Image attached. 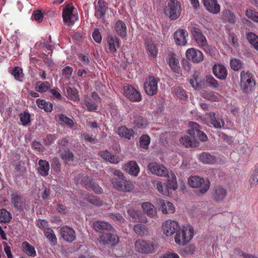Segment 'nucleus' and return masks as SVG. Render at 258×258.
Instances as JSON below:
<instances>
[{"instance_id":"19","label":"nucleus","mask_w":258,"mask_h":258,"mask_svg":"<svg viewBox=\"0 0 258 258\" xmlns=\"http://www.w3.org/2000/svg\"><path fill=\"white\" fill-rule=\"evenodd\" d=\"M60 233L63 239L69 243L74 241L76 237L75 230L69 226H65L61 228Z\"/></svg>"},{"instance_id":"58","label":"nucleus","mask_w":258,"mask_h":258,"mask_svg":"<svg viewBox=\"0 0 258 258\" xmlns=\"http://www.w3.org/2000/svg\"><path fill=\"white\" fill-rule=\"evenodd\" d=\"M156 188L161 194L163 195H168L170 194L166 184L163 183L161 181L157 182L156 184Z\"/></svg>"},{"instance_id":"57","label":"nucleus","mask_w":258,"mask_h":258,"mask_svg":"<svg viewBox=\"0 0 258 258\" xmlns=\"http://www.w3.org/2000/svg\"><path fill=\"white\" fill-rule=\"evenodd\" d=\"M203 97L205 99L213 102H216L219 100L218 93L212 91L205 92Z\"/></svg>"},{"instance_id":"22","label":"nucleus","mask_w":258,"mask_h":258,"mask_svg":"<svg viewBox=\"0 0 258 258\" xmlns=\"http://www.w3.org/2000/svg\"><path fill=\"white\" fill-rule=\"evenodd\" d=\"M107 10L108 8L106 6V2L102 0H99L95 7L96 16L97 18L104 20Z\"/></svg>"},{"instance_id":"44","label":"nucleus","mask_w":258,"mask_h":258,"mask_svg":"<svg viewBox=\"0 0 258 258\" xmlns=\"http://www.w3.org/2000/svg\"><path fill=\"white\" fill-rule=\"evenodd\" d=\"M168 177L167 184H166L168 187V191L169 189L175 190L177 188V183L176 181V177L174 173L168 174L167 175Z\"/></svg>"},{"instance_id":"55","label":"nucleus","mask_w":258,"mask_h":258,"mask_svg":"<svg viewBox=\"0 0 258 258\" xmlns=\"http://www.w3.org/2000/svg\"><path fill=\"white\" fill-rule=\"evenodd\" d=\"M245 15L247 18L254 22L258 23V12L251 9H247L245 11Z\"/></svg>"},{"instance_id":"12","label":"nucleus","mask_w":258,"mask_h":258,"mask_svg":"<svg viewBox=\"0 0 258 258\" xmlns=\"http://www.w3.org/2000/svg\"><path fill=\"white\" fill-rule=\"evenodd\" d=\"M163 233L167 236H171L180 228L178 223L174 220H167L163 223Z\"/></svg>"},{"instance_id":"42","label":"nucleus","mask_w":258,"mask_h":258,"mask_svg":"<svg viewBox=\"0 0 258 258\" xmlns=\"http://www.w3.org/2000/svg\"><path fill=\"white\" fill-rule=\"evenodd\" d=\"M134 231L140 236H147L149 234V230L146 226L142 224H137L134 226Z\"/></svg>"},{"instance_id":"38","label":"nucleus","mask_w":258,"mask_h":258,"mask_svg":"<svg viewBox=\"0 0 258 258\" xmlns=\"http://www.w3.org/2000/svg\"><path fill=\"white\" fill-rule=\"evenodd\" d=\"M168 63L170 68L176 73L178 72L180 69L179 65V61L176 58L175 54L174 53H170L168 55L167 59Z\"/></svg>"},{"instance_id":"51","label":"nucleus","mask_w":258,"mask_h":258,"mask_svg":"<svg viewBox=\"0 0 258 258\" xmlns=\"http://www.w3.org/2000/svg\"><path fill=\"white\" fill-rule=\"evenodd\" d=\"M59 121L61 124L66 125L69 127H72L74 126V121L72 119H71L67 117L66 115L61 114L58 116Z\"/></svg>"},{"instance_id":"29","label":"nucleus","mask_w":258,"mask_h":258,"mask_svg":"<svg viewBox=\"0 0 258 258\" xmlns=\"http://www.w3.org/2000/svg\"><path fill=\"white\" fill-rule=\"evenodd\" d=\"M159 204L161 206L160 209L164 214L173 213L175 211L173 204L169 201L159 199Z\"/></svg>"},{"instance_id":"14","label":"nucleus","mask_w":258,"mask_h":258,"mask_svg":"<svg viewBox=\"0 0 258 258\" xmlns=\"http://www.w3.org/2000/svg\"><path fill=\"white\" fill-rule=\"evenodd\" d=\"M124 93L130 100L133 102H139L142 99L140 92L131 86H125L123 87Z\"/></svg>"},{"instance_id":"6","label":"nucleus","mask_w":258,"mask_h":258,"mask_svg":"<svg viewBox=\"0 0 258 258\" xmlns=\"http://www.w3.org/2000/svg\"><path fill=\"white\" fill-rule=\"evenodd\" d=\"M191 33L196 43L206 52H211L212 48L208 45L207 39L202 31L196 27L191 29Z\"/></svg>"},{"instance_id":"24","label":"nucleus","mask_w":258,"mask_h":258,"mask_svg":"<svg viewBox=\"0 0 258 258\" xmlns=\"http://www.w3.org/2000/svg\"><path fill=\"white\" fill-rule=\"evenodd\" d=\"M188 36L187 32L183 29H178L174 33V39L176 44L184 45L186 42V37Z\"/></svg>"},{"instance_id":"26","label":"nucleus","mask_w":258,"mask_h":258,"mask_svg":"<svg viewBox=\"0 0 258 258\" xmlns=\"http://www.w3.org/2000/svg\"><path fill=\"white\" fill-rule=\"evenodd\" d=\"M93 228L97 232H101L103 230L112 231L114 229L108 223L103 221H96L93 223Z\"/></svg>"},{"instance_id":"35","label":"nucleus","mask_w":258,"mask_h":258,"mask_svg":"<svg viewBox=\"0 0 258 258\" xmlns=\"http://www.w3.org/2000/svg\"><path fill=\"white\" fill-rule=\"evenodd\" d=\"M38 165L39 166L38 168V173L42 176H47L50 169L49 162L46 160L40 159L38 161Z\"/></svg>"},{"instance_id":"23","label":"nucleus","mask_w":258,"mask_h":258,"mask_svg":"<svg viewBox=\"0 0 258 258\" xmlns=\"http://www.w3.org/2000/svg\"><path fill=\"white\" fill-rule=\"evenodd\" d=\"M200 162L204 164L213 165L217 163L216 157L209 152H203L199 156Z\"/></svg>"},{"instance_id":"56","label":"nucleus","mask_w":258,"mask_h":258,"mask_svg":"<svg viewBox=\"0 0 258 258\" xmlns=\"http://www.w3.org/2000/svg\"><path fill=\"white\" fill-rule=\"evenodd\" d=\"M20 120L23 125H27L30 123L31 118L30 114L26 111H24L19 115Z\"/></svg>"},{"instance_id":"5","label":"nucleus","mask_w":258,"mask_h":258,"mask_svg":"<svg viewBox=\"0 0 258 258\" xmlns=\"http://www.w3.org/2000/svg\"><path fill=\"white\" fill-rule=\"evenodd\" d=\"M188 184L190 187L194 188L200 187L199 191L202 195L206 193L210 186V182L208 179L205 180L204 178L198 176H191L188 179Z\"/></svg>"},{"instance_id":"32","label":"nucleus","mask_w":258,"mask_h":258,"mask_svg":"<svg viewBox=\"0 0 258 258\" xmlns=\"http://www.w3.org/2000/svg\"><path fill=\"white\" fill-rule=\"evenodd\" d=\"M124 168L127 172L134 176H137L140 172L139 167L136 162L131 161L124 165Z\"/></svg>"},{"instance_id":"17","label":"nucleus","mask_w":258,"mask_h":258,"mask_svg":"<svg viewBox=\"0 0 258 258\" xmlns=\"http://www.w3.org/2000/svg\"><path fill=\"white\" fill-rule=\"evenodd\" d=\"M148 168L153 174L160 176H166L168 175L167 169L162 165H160L155 162H152L149 164Z\"/></svg>"},{"instance_id":"37","label":"nucleus","mask_w":258,"mask_h":258,"mask_svg":"<svg viewBox=\"0 0 258 258\" xmlns=\"http://www.w3.org/2000/svg\"><path fill=\"white\" fill-rule=\"evenodd\" d=\"M43 232L51 246H55L57 244L56 236L51 228H45Z\"/></svg>"},{"instance_id":"46","label":"nucleus","mask_w":258,"mask_h":258,"mask_svg":"<svg viewBox=\"0 0 258 258\" xmlns=\"http://www.w3.org/2000/svg\"><path fill=\"white\" fill-rule=\"evenodd\" d=\"M223 20L231 24H235L236 22V17L229 10H225L222 12Z\"/></svg>"},{"instance_id":"50","label":"nucleus","mask_w":258,"mask_h":258,"mask_svg":"<svg viewBox=\"0 0 258 258\" xmlns=\"http://www.w3.org/2000/svg\"><path fill=\"white\" fill-rule=\"evenodd\" d=\"M12 219L11 215L10 212L6 209H0V222L7 223L10 221Z\"/></svg>"},{"instance_id":"13","label":"nucleus","mask_w":258,"mask_h":258,"mask_svg":"<svg viewBox=\"0 0 258 258\" xmlns=\"http://www.w3.org/2000/svg\"><path fill=\"white\" fill-rule=\"evenodd\" d=\"M82 182L87 189H91L97 194H100L102 192V189L98 184L96 180L91 177L85 176L83 178Z\"/></svg>"},{"instance_id":"25","label":"nucleus","mask_w":258,"mask_h":258,"mask_svg":"<svg viewBox=\"0 0 258 258\" xmlns=\"http://www.w3.org/2000/svg\"><path fill=\"white\" fill-rule=\"evenodd\" d=\"M214 75L219 79L225 80L227 76V71L226 68L222 64H215L213 68Z\"/></svg>"},{"instance_id":"18","label":"nucleus","mask_w":258,"mask_h":258,"mask_svg":"<svg viewBox=\"0 0 258 258\" xmlns=\"http://www.w3.org/2000/svg\"><path fill=\"white\" fill-rule=\"evenodd\" d=\"M106 42L109 52L111 54H115L120 47L119 39L114 35H108L106 37Z\"/></svg>"},{"instance_id":"47","label":"nucleus","mask_w":258,"mask_h":258,"mask_svg":"<svg viewBox=\"0 0 258 258\" xmlns=\"http://www.w3.org/2000/svg\"><path fill=\"white\" fill-rule=\"evenodd\" d=\"M246 39L254 49L258 51V36L253 32H248L246 34Z\"/></svg>"},{"instance_id":"33","label":"nucleus","mask_w":258,"mask_h":258,"mask_svg":"<svg viewBox=\"0 0 258 258\" xmlns=\"http://www.w3.org/2000/svg\"><path fill=\"white\" fill-rule=\"evenodd\" d=\"M114 30L118 35L121 38L126 37V26L125 24L121 20L117 21L114 26Z\"/></svg>"},{"instance_id":"28","label":"nucleus","mask_w":258,"mask_h":258,"mask_svg":"<svg viewBox=\"0 0 258 258\" xmlns=\"http://www.w3.org/2000/svg\"><path fill=\"white\" fill-rule=\"evenodd\" d=\"M132 123L138 128H145L147 126L148 123L147 119L142 115L139 114H136L132 119Z\"/></svg>"},{"instance_id":"36","label":"nucleus","mask_w":258,"mask_h":258,"mask_svg":"<svg viewBox=\"0 0 258 258\" xmlns=\"http://www.w3.org/2000/svg\"><path fill=\"white\" fill-rule=\"evenodd\" d=\"M22 250L29 256L34 257L37 255L35 247L27 241L22 243Z\"/></svg>"},{"instance_id":"30","label":"nucleus","mask_w":258,"mask_h":258,"mask_svg":"<svg viewBox=\"0 0 258 258\" xmlns=\"http://www.w3.org/2000/svg\"><path fill=\"white\" fill-rule=\"evenodd\" d=\"M74 7L72 4H68L63 9L62 15L64 22L70 23L72 22V19L73 16V12Z\"/></svg>"},{"instance_id":"8","label":"nucleus","mask_w":258,"mask_h":258,"mask_svg":"<svg viewBox=\"0 0 258 258\" xmlns=\"http://www.w3.org/2000/svg\"><path fill=\"white\" fill-rule=\"evenodd\" d=\"M135 247L137 251L146 254L153 252L155 249V245L153 241L143 239L137 240L135 243Z\"/></svg>"},{"instance_id":"9","label":"nucleus","mask_w":258,"mask_h":258,"mask_svg":"<svg viewBox=\"0 0 258 258\" xmlns=\"http://www.w3.org/2000/svg\"><path fill=\"white\" fill-rule=\"evenodd\" d=\"M159 81L158 78L153 76H150L146 79L144 84V90L147 94L153 96L157 94L158 83Z\"/></svg>"},{"instance_id":"43","label":"nucleus","mask_w":258,"mask_h":258,"mask_svg":"<svg viewBox=\"0 0 258 258\" xmlns=\"http://www.w3.org/2000/svg\"><path fill=\"white\" fill-rule=\"evenodd\" d=\"M66 93L67 96L69 99L74 101L80 100L78 91L76 89L67 87L66 88Z\"/></svg>"},{"instance_id":"31","label":"nucleus","mask_w":258,"mask_h":258,"mask_svg":"<svg viewBox=\"0 0 258 258\" xmlns=\"http://www.w3.org/2000/svg\"><path fill=\"white\" fill-rule=\"evenodd\" d=\"M117 134L122 138L130 140L134 137V132L131 128H128L125 126H121L118 128Z\"/></svg>"},{"instance_id":"61","label":"nucleus","mask_w":258,"mask_h":258,"mask_svg":"<svg viewBox=\"0 0 258 258\" xmlns=\"http://www.w3.org/2000/svg\"><path fill=\"white\" fill-rule=\"evenodd\" d=\"M206 83L212 88L215 89L219 87L218 81L211 75L207 76Z\"/></svg>"},{"instance_id":"59","label":"nucleus","mask_w":258,"mask_h":258,"mask_svg":"<svg viewBox=\"0 0 258 258\" xmlns=\"http://www.w3.org/2000/svg\"><path fill=\"white\" fill-rule=\"evenodd\" d=\"M242 65V61L237 58L232 59L230 62L231 68L235 71H237L241 69Z\"/></svg>"},{"instance_id":"49","label":"nucleus","mask_w":258,"mask_h":258,"mask_svg":"<svg viewBox=\"0 0 258 258\" xmlns=\"http://www.w3.org/2000/svg\"><path fill=\"white\" fill-rule=\"evenodd\" d=\"M147 49L149 54L153 57L157 56L158 53V48L156 45L152 41L147 42Z\"/></svg>"},{"instance_id":"4","label":"nucleus","mask_w":258,"mask_h":258,"mask_svg":"<svg viewBox=\"0 0 258 258\" xmlns=\"http://www.w3.org/2000/svg\"><path fill=\"white\" fill-rule=\"evenodd\" d=\"M181 4L176 0H169L164 9V13L171 20H176L180 15Z\"/></svg>"},{"instance_id":"54","label":"nucleus","mask_w":258,"mask_h":258,"mask_svg":"<svg viewBox=\"0 0 258 258\" xmlns=\"http://www.w3.org/2000/svg\"><path fill=\"white\" fill-rule=\"evenodd\" d=\"M86 200L90 204L96 206H100L103 205V202L99 198L92 195H89Z\"/></svg>"},{"instance_id":"21","label":"nucleus","mask_w":258,"mask_h":258,"mask_svg":"<svg viewBox=\"0 0 258 258\" xmlns=\"http://www.w3.org/2000/svg\"><path fill=\"white\" fill-rule=\"evenodd\" d=\"M206 9L213 14H218L220 12V6L217 0H203Z\"/></svg>"},{"instance_id":"41","label":"nucleus","mask_w":258,"mask_h":258,"mask_svg":"<svg viewBox=\"0 0 258 258\" xmlns=\"http://www.w3.org/2000/svg\"><path fill=\"white\" fill-rule=\"evenodd\" d=\"M36 103L40 109H43L46 112H49L52 110L53 105L49 101H46L44 99H38Z\"/></svg>"},{"instance_id":"39","label":"nucleus","mask_w":258,"mask_h":258,"mask_svg":"<svg viewBox=\"0 0 258 258\" xmlns=\"http://www.w3.org/2000/svg\"><path fill=\"white\" fill-rule=\"evenodd\" d=\"M141 207L149 217L152 218L156 213L154 205L149 202L143 203Z\"/></svg>"},{"instance_id":"64","label":"nucleus","mask_w":258,"mask_h":258,"mask_svg":"<svg viewBox=\"0 0 258 258\" xmlns=\"http://www.w3.org/2000/svg\"><path fill=\"white\" fill-rule=\"evenodd\" d=\"M78 58L84 64H88L90 62V57L88 54L81 53L78 55Z\"/></svg>"},{"instance_id":"45","label":"nucleus","mask_w":258,"mask_h":258,"mask_svg":"<svg viewBox=\"0 0 258 258\" xmlns=\"http://www.w3.org/2000/svg\"><path fill=\"white\" fill-rule=\"evenodd\" d=\"M51 88L50 83L49 82L38 81L36 83V91L40 93L46 92Z\"/></svg>"},{"instance_id":"16","label":"nucleus","mask_w":258,"mask_h":258,"mask_svg":"<svg viewBox=\"0 0 258 258\" xmlns=\"http://www.w3.org/2000/svg\"><path fill=\"white\" fill-rule=\"evenodd\" d=\"M11 201L14 207L17 210H23L25 205V199L18 192L11 195Z\"/></svg>"},{"instance_id":"7","label":"nucleus","mask_w":258,"mask_h":258,"mask_svg":"<svg viewBox=\"0 0 258 258\" xmlns=\"http://www.w3.org/2000/svg\"><path fill=\"white\" fill-rule=\"evenodd\" d=\"M97 241L101 246H114L119 242V238L114 233H105L99 235Z\"/></svg>"},{"instance_id":"48","label":"nucleus","mask_w":258,"mask_h":258,"mask_svg":"<svg viewBox=\"0 0 258 258\" xmlns=\"http://www.w3.org/2000/svg\"><path fill=\"white\" fill-rule=\"evenodd\" d=\"M11 74L14 77L17 81L22 82L24 77L23 70L19 67H15L13 69Z\"/></svg>"},{"instance_id":"60","label":"nucleus","mask_w":258,"mask_h":258,"mask_svg":"<svg viewBox=\"0 0 258 258\" xmlns=\"http://www.w3.org/2000/svg\"><path fill=\"white\" fill-rule=\"evenodd\" d=\"M174 92L176 96L180 99L185 100L187 98L185 91L180 87L174 88Z\"/></svg>"},{"instance_id":"62","label":"nucleus","mask_w":258,"mask_h":258,"mask_svg":"<svg viewBox=\"0 0 258 258\" xmlns=\"http://www.w3.org/2000/svg\"><path fill=\"white\" fill-rule=\"evenodd\" d=\"M51 166L54 168V170L57 172H59L61 169V164L58 158H54L52 159Z\"/></svg>"},{"instance_id":"40","label":"nucleus","mask_w":258,"mask_h":258,"mask_svg":"<svg viewBox=\"0 0 258 258\" xmlns=\"http://www.w3.org/2000/svg\"><path fill=\"white\" fill-rule=\"evenodd\" d=\"M81 104L84 108L89 111H95L97 109L98 105L89 97H86L81 101Z\"/></svg>"},{"instance_id":"11","label":"nucleus","mask_w":258,"mask_h":258,"mask_svg":"<svg viewBox=\"0 0 258 258\" xmlns=\"http://www.w3.org/2000/svg\"><path fill=\"white\" fill-rule=\"evenodd\" d=\"M228 194L227 189L224 186L218 185L214 186L211 190V198L216 203L223 201Z\"/></svg>"},{"instance_id":"2","label":"nucleus","mask_w":258,"mask_h":258,"mask_svg":"<svg viewBox=\"0 0 258 258\" xmlns=\"http://www.w3.org/2000/svg\"><path fill=\"white\" fill-rule=\"evenodd\" d=\"M240 87L244 93H249L254 91L256 81L254 75L249 71H242L240 75Z\"/></svg>"},{"instance_id":"15","label":"nucleus","mask_w":258,"mask_h":258,"mask_svg":"<svg viewBox=\"0 0 258 258\" xmlns=\"http://www.w3.org/2000/svg\"><path fill=\"white\" fill-rule=\"evenodd\" d=\"M185 54L187 59L195 63H199L204 59V55L202 52L194 48L188 49L186 51Z\"/></svg>"},{"instance_id":"63","label":"nucleus","mask_w":258,"mask_h":258,"mask_svg":"<svg viewBox=\"0 0 258 258\" xmlns=\"http://www.w3.org/2000/svg\"><path fill=\"white\" fill-rule=\"evenodd\" d=\"M92 37L96 42L100 43L101 42L102 36L98 29H96L94 30L92 33Z\"/></svg>"},{"instance_id":"27","label":"nucleus","mask_w":258,"mask_h":258,"mask_svg":"<svg viewBox=\"0 0 258 258\" xmlns=\"http://www.w3.org/2000/svg\"><path fill=\"white\" fill-rule=\"evenodd\" d=\"M128 213L130 218L133 222H139L142 223H147V218L142 214L141 211L139 210H131L128 211Z\"/></svg>"},{"instance_id":"20","label":"nucleus","mask_w":258,"mask_h":258,"mask_svg":"<svg viewBox=\"0 0 258 258\" xmlns=\"http://www.w3.org/2000/svg\"><path fill=\"white\" fill-rule=\"evenodd\" d=\"M210 119V122L216 128H221L224 126L225 122L223 119L219 114L215 112H209L206 114Z\"/></svg>"},{"instance_id":"34","label":"nucleus","mask_w":258,"mask_h":258,"mask_svg":"<svg viewBox=\"0 0 258 258\" xmlns=\"http://www.w3.org/2000/svg\"><path fill=\"white\" fill-rule=\"evenodd\" d=\"M99 155L100 157L111 163L116 164L119 162L118 156L111 154L108 151H101L99 152Z\"/></svg>"},{"instance_id":"52","label":"nucleus","mask_w":258,"mask_h":258,"mask_svg":"<svg viewBox=\"0 0 258 258\" xmlns=\"http://www.w3.org/2000/svg\"><path fill=\"white\" fill-rule=\"evenodd\" d=\"M150 143V138L148 135H143L140 138V146L143 149H147Z\"/></svg>"},{"instance_id":"53","label":"nucleus","mask_w":258,"mask_h":258,"mask_svg":"<svg viewBox=\"0 0 258 258\" xmlns=\"http://www.w3.org/2000/svg\"><path fill=\"white\" fill-rule=\"evenodd\" d=\"M60 157L64 162L73 161L74 155L69 149L64 150L60 153Z\"/></svg>"},{"instance_id":"3","label":"nucleus","mask_w":258,"mask_h":258,"mask_svg":"<svg viewBox=\"0 0 258 258\" xmlns=\"http://www.w3.org/2000/svg\"><path fill=\"white\" fill-rule=\"evenodd\" d=\"M194 233V229L192 227H184L182 230L179 228L174 237L175 243L179 245H185L192 238Z\"/></svg>"},{"instance_id":"1","label":"nucleus","mask_w":258,"mask_h":258,"mask_svg":"<svg viewBox=\"0 0 258 258\" xmlns=\"http://www.w3.org/2000/svg\"><path fill=\"white\" fill-rule=\"evenodd\" d=\"M189 129L187 133L192 136L190 137L185 135L180 139V142L186 148L197 147L199 142L196 138L202 142L207 141L208 137L206 134L201 130V126L197 122L190 121L188 123Z\"/></svg>"},{"instance_id":"10","label":"nucleus","mask_w":258,"mask_h":258,"mask_svg":"<svg viewBox=\"0 0 258 258\" xmlns=\"http://www.w3.org/2000/svg\"><path fill=\"white\" fill-rule=\"evenodd\" d=\"M110 181L114 188L123 192L131 191L134 187L131 182L127 180L125 177L122 178H111Z\"/></svg>"}]
</instances>
